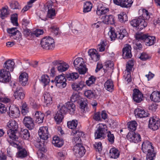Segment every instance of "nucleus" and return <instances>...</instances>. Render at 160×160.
<instances>
[{
	"label": "nucleus",
	"instance_id": "obj_1",
	"mask_svg": "<svg viewBox=\"0 0 160 160\" xmlns=\"http://www.w3.org/2000/svg\"><path fill=\"white\" fill-rule=\"evenodd\" d=\"M142 149L144 153H148L147 160H152L154 159L156 153L151 142L148 140L144 141L142 144Z\"/></svg>",
	"mask_w": 160,
	"mask_h": 160
},
{
	"label": "nucleus",
	"instance_id": "obj_2",
	"mask_svg": "<svg viewBox=\"0 0 160 160\" xmlns=\"http://www.w3.org/2000/svg\"><path fill=\"white\" fill-rule=\"evenodd\" d=\"M7 126L9 129L7 131V134L10 138L13 140H17L18 136L16 133L18 128L17 123L15 120L11 119L7 123Z\"/></svg>",
	"mask_w": 160,
	"mask_h": 160
},
{
	"label": "nucleus",
	"instance_id": "obj_3",
	"mask_svg": "<svg viewBox=\"0 0 160 160\" xmlns=\"http://www.w3.org/2000/svg\"><path fill=\"white\" fill-rule=\"evenodd\" d=\"M135 38L137 40L144 41L147 46H151L155 43V37L149 35L148 34H137Z\"/></svg>",
	"mask_w": 160,
	"mask_h": 160
},
{
	"label": "nucleus",
	"instance_id": "obj_4",
	"mask_svg": "<svg viewBox=\"0 0 160 160\" xmlns=\"http://www.w3.org/2000/svg\"><path fill=\"white\" fill-rule=\"evenodd\" d=\"M73 64L76 69H77L80 74H84L87 71V69L85 65L82 58H78L74 61Z\"/></svg>",
	"mask_w": 160,
	"mask_h": 160
},
{
	"label": "nucleus",
	"instance_id": "obj_5",
	"mask_svg": "<svg viewBox=\"0 0 160 160\" xmlns=\"http://www.w3.org/2000/svg\"><path fill=\"white\" fill-rule=\"evenodd\" d=\"M130 24L131 26L138 30L143 29L148 25L147 22L144 19L140 17L132 20L130 22Z\"/></svg>",
	"mask_w": 160,
	"mask_h": 160
},
{
	"label": "nucleus",
	"instance_id": "obj_6",
	"mask_svg": "<svg viewBox=\"0 0 160 160\" xmlns=\"http://www.w3.org/2000/svg\"><path fill=\"white\" fill-rule=\"evenodd\" d=\"M54 39L49 36L44 37L41 41L42 47L46 50L52 49L54 46Z\"/></svg>",
	"mask_w": 160,
	"mask_h": 160
},
{
	"label": "nucleus",
	"instance_id": "obj_7",
	"mask_svg": "<svg viewBox=\"0 0 160 160\" xmlns=\"http://www.w3.org/2000/svg\"><path fill=\"white\" fill-rule=\"evenodd\" d=\"M107 127L106 125L103 124H100L95 134V139H99L101 138H104L107 133Z\"/></svg>",
	"mask_w": 160,
	"mask_h": 160
},
{
	"label": "nucleus",
	"instance_id": "obj_8",
	"mask_svg": "<svg viewBox=\"0 0 160 160\" xmlns=\"http://www.w3.org/2000/svg\"><path fill=\"white\" fill-rule=\"evenodd\" d=\"M160 126V119L156 117L150 118L149 121L148 127L153 130H157Z\"/></svg>",
	"mask_w": 160,
	"mask_h": 160
},
{
	"label": "nucleus",
	"instance_id": "obj_9",
	"mask_svg": "<svg viewBox=\"0 0 160 160\" xmlns=\"http://www.w3.org/2000/svg\"><path fill=\"white\" fill-rule=\"evenodd\" d=\"M55 81L56 86L60 88H64L66 86V79L64 74L56 77Z\"/></svg>",
	"mask_w": 160,
	"mask_h": 160
},
{
	"label": "nucleus",
	"instance_id": "obj_10",
	"mask_svg": "<svg viewBox=\"0 0 160 160\" xmlns=\"http://www.w3.org/2000/svg\"><path fill=\"white\" fill-rule=\"evenodd\" d=\"M11 79V74L8 71L2 69L0 70V81L2 82H8Z\"/></svg>",
	"mask_w": 160,
	"mask_h": 160
},
{
	"label": "nucleus",
	"instance_id": "obj_11",
	"mask_svg": "<svg viewBox=\"0 0 160 160\" xmlns=\"http://www.w3.org/2000/svg\"><path fill=\"white\" fill-rule=\"evenodd\" d=\"M38 134L41 139L45 141H47L49 136L48 127H40L38 131Z\"/></svg>",
	"mask_w": 160,
	"mask_h": 160
},
{
	"label": "nucleus",
	"instance_id": "obj_12",
	"mask_svg": "<svg viewBox=\"0 0 160 160\" xmlns=\"http://www.w3.org/2000/svg\"><path fill=\"white\" fill-rule=\"evenodd\" d=\"M73 151L75 155L78 157H82L85 154L86 150L81 144H78L74 146Z\"/></svg>",
	"mask_w": 160,
	"mask_h": 160
},
{
	"label": "nucleus",
	"instance_id": "obj_13",
	"mask_svg": "<svg viewBox=\"0 0 160 160\" xmlns=\"http://www.w3.org/2000/svg\"><path fill=\"white\" fill-rule=\"evenodd\" d=\"M128 139L130 141L136 143L141 140L140 135L138 133L133 132H129L127 136Z\"/></svg>",
	"mask_w": 160,
	"mask_h": 160
},
{
	"label": "nucleus",
	"instance_id": "obj_14",
	"mask_svg": "<svg viewBox=\"0 0 160 160\" xmlns=\"http://www.w3.org/2000/svg\"><path fill=\"white\" fill-rule=\"evenodd\" d=\"M9 115L12 118L18 117L20 115V111L18 107L15 106H10L9 108Z\"/></svg>",
	"mask_w": 160,
	"mask_h": 160
},
{
	"label": "nucleus",
	"instance_id": "obj_15",
	"mask_svg": "<svg viewBox=\"0 0 160 160\" xmlns=\"http://www.w3.org/2000/svg\"><path fill=\"white\" fill-rule=\"evenodd\" d=\"M23 122L25 126L29 130L32 129L34 127V121L30 117H25L23 119Z\"/></svg>",
	"mask_w": 160,
	"mask_h": 160
},
{
	"label": "nucleus",
	"instance_id": "obj_16",
	"mask_svg": "<svg viewBox=\"0 0 160 160\" xmlns=\"http://www.w3.org/2000/svg\"><path fill=\"white\" fill-rule=\"evenodd\" d=\"M132 98L134 101L137 103H139L142 100L143 95L139 90L134 89L133 91Z\"/></svg>",
	"mask_w": 160,
	"mask_h": 160
},
{
	"label": "nucleus",
	"instance_id": "obj_17",
	"mask_svg": "<svg viewBox=\"0 0 160 160\" xmlns=\"http://www.w3.org/2000/svg\"><path fill=\"white\" fill-rule=\"evenodd\" d=\"M14 61L10 59L8 60L4 63L2 69L8 71L10 72H12L14 68Z\"/></svg>",
	"mask_w": 160,
	"mask_h": 160
},
{
	"label": "nucleus",
	"instance_id": "obj_18",
	"mask_svg": "<svg viewBox=\"0 0 160 160\" xmlns=\"http://www.w3.org/2000/svg\"><path fill=\"white\" fill-rule=\"evenodd\" d=\"M131 47L129 44H126L122 49V56L124 58H130L132 56L131 52Z\"/></svg>",
	"mask_w": 160,
	"mask_h": 160
},
{
	"label": "nucleus",
	"instance_id": "obj_19",
	"mask_svg": "<svg viewBox=\"0 0 160 160\" xmlns=\"http://www.w3.org/2000/svg\"><path fill=\"white\" fill-rule=\"evenodd\" d=\"M13 96L18 100L22 99L25 96L24 90L21 87L17 88L14 92Z\"/></svg>",
	"mask_w": 160,
	"mask_h": 160
},
{
	"label": "nucleus",
	"instance_id": "obj_20",
	"mask_svg": "<svg viewBox=\"0 0 160 160\" xmlns=\"http://www.w3.org/2000/svg\"><path fill=\"white\" fill-rule=\"evenodd\" d=\"M88 53L91 60L97 62L99 60L100 55L95 49H90L88 52Z\"/></svg>",
	"mask_w": 160,
	"mask_h": 160
},
{
	"label": "nucleus",
	"instance_id": "obj_21",
	"mask_svg": "<svg viewBox=\"0 0 160 160\" xmlns=\"http://www.w3.org/2000/svg\"><path fill=\"white\" fill-rule=\"evenodd\" d=\"M33 115L35 119V121L38 123L42 122L44 117V114L40 112L36 111Z\"/></svg>",
	"mask_w": 160,
	"mask_h": 160
},
{
	"label": "nucleus",
	"instance_id": "obj_22",
	"mask_svg": "<svg viewBox=\"0 0 160 160\" xmlns=\"http://www.w3.org/2000/svg\"><path fill=\"white\" fill-rule=\"evenodd\" d=\"M134 113L136 117L140 118H143L148 116L149 114L140 108H137L134 111Z\"/></svg>",
	"mask_w": 160,
	"mask_h": 160
},
{
	"label": "nucleus",
	"instance_id": "obj_23",
	"mask_svg": "<svg viewBox=\"0 0 160 160\" xmlns=\"http://www.w3.org/2000/svg\"><path fill=\"white\" fill-rule=\"evenodd\" d=\"M28 75L25 72L22 73L19 77L20 83L22 86H25L28 83Z\"/></svg>",
	"mask_w": 160,
	"mask_h": 160
},
{
	"label": "nucleus",
	"instance_id": "obj_24",
	"mask_svg": "<svg viewBox=\"0 0 160 160\" xmlns=\"http://www.w3.org/2000/svg\"><path fill=\"white\" fill-rule=\"evenodd\" d=\"M84 86V82L80 81L72 83V87L74 90L78 91L82 90Z\"/></svg>",
	"mask_w": 160,
	"mask_h": 160
},
{
	"label": "nucleus",
	"instance_id": "obj_25",
	"mask_svg": "<svg viewBox=\"0 0 160 160\" xmlns=\"http://www.w3.org/2000/svg\"><path fill=\"white\" fill-rule=\"evenodd\" d=\"M150 98L153 102H160V92L154 91L152 92L150 95Z\"/></svg>",
	"mask_w": 160,
	"mask_h": 160
},
{
	"label": "nucleus",
	"instance_id": "obj_26",
	"mask_svg": "<svg viewBox=\"0 0 160 160\" xmlns=\"http://www.w3.org/2000/svg\"><path fill=\"white\" fill-rule=\"evenodd\" d=\"M17 155L18 158H23L28 156V153L26 150L23 148L19 147Z\"/></svg>",
	"mask_w": 160,
	"mask_h": 160
},
{
	"label": "nucleus",
	"instance_id": "obj_27",
	"mask_svg": "<svg viewBox=\"0 0 160 160\" xmlns=\"http://www.w3.org/2000/svg\"><path fill=\"white\" fill-rule=\"evenodd\" d=\"M52 143L56 147H60L63 145V141L58 136H55L53 138Z\"/></svg>",
	"mask_w": 160,
	"mask_h": 160
},
{
	"label": "nucleus",
	"instance_id": "obj_28",
	"mask_svg": "<svg viewBox=\"0 0 160 160\" xmlns=\"http://www.w3.org/2000/svg\"><path fill=\"white\" fill-rule=\"evenodd\" d=\"M104 87L108 91L112 92L114 90V85L111 79H108L105 83Z\"/></svg>",
	"mask_w": 160,
	"mask_h": 160
},
{
	"label": "nucleus",
	"instance_id": "obj_29",
	"mask_svg": "<svg viewBox=\"0 0 160 160\" xmlns=\"http://www.w3.org/2000/svg\"><path fill=\"white\" fill-rule=\"evenodd\" d=\"M44 103H46V106H48L52 103V97L48 92H46L44 94Z\"/></svg>",
	"mask_w": 160,
	"mask_h": 160
},
{
	"label": "nucleus",
	"instance_id": "obj_30",
	"mask_svg": "<svg viewBox=\"0 0 160 160\" xmlns=\"http://www.w3.org/2000/svg\"><path fill=\"white\" fill-rule=\"evenodd\" d=\"M66 104L68 111L69 113L71 114H74L76 109L75 105L71 102H68Z\"/></svg>",
	"mask_w": 160,
	"mask_h": 160
},
{
	"label": "nucleus",
	"instance_id": "obj_31",
	"mask_svg": "<svg viewBox=\"0 0 160 160\" xmlns=\"http://www.w3.org/2000/svg\"><path fill=\"white\" fill-rule=\"evenodd\" d=\"M110 156L113 158H117L119 155V152L117 148H113L110 150Z\"/></svg>",
	"mask_w": 160,
	"mask_h": 160
},
{
	"label": "nucleus",
	"instance_id": "obj_32",
	"mask_svg": "<svg viewBox=\"0 0 160 160\" xmlns=\"http://www.w3.org/2000/svg\"><path fill=\"white\" fill-rule=\"evenodd\" d=\"M9 6L12 9H21V7L19 3L16 1H12L9 2Z\"/></svg>",
	"mask_w": 160,
	"mask_h": 160
},
{
	"label": "nucleus",
	"instance_id": "obj_33",
	"mask_svg": "<svg viewBox=\"0 0 160 160\" xmlns=\"http://www.w3.org/2000/svg\"><path fill=\"white\" fill-rule=\"evenodd\" d=\"M69 65L65 62H62L59 66L57 67L58 71L62 72L66 71L69 68Z\"/></svg>",
	"mask_w": 160,
	"mask_h": 160
},
{
	"label": "nucleus",
	"instance_id": "obj_34",
	"mask_svg": "<svg viewBox=\"0 0 160 160\" xmlns=\"http://www.w3.org/2000/svg\"><path fill=\"white\" fill-rule=\"evenodd\" d=\"M43 8L45 10H55L56 8H55L53 2L49 1L44 5Z\"/></svg>",
	"mask_w": 160,
	"mask_h": 160
},
{
	"label": "nucleus",
	"instance_id": "obj_35",
	"mask_svg": "<svg viewBox=\"0 0 160 160\" xmlns=\"http://www.w3.org/2000/svg\"><path fill=\"white\" fill-rule=\"evenodd\" d=\"M133 64L132 61H129L128 62V64L126 65V70L125 71V75L124 76H125L126 74H128V77H130V71L132 70L133 67Z\"/></svg>",
	"mask_w": 160,
	"mask_h": 160
},
{
	"label": "nucleus",
	"instance_id": "obj_36",
	"mask_svg": "<svg viewBox=\"0 0 160 160\" xmlns=\"http://www.w3.org/2000/svg\"><path fill=\"white\" fill-rule=\"evenodd\" d=\"M63 118V115L60 112L58 111L54 117V119L57 124H59L62 121Z\"/></svg>",
	"mask_w": 160,
	"mask_h": 160
},
{
	"label": "nucleus",
	"instance_id": "obj_37",
	"mask_svg": "<svg viewBox=\"0 0 160 160\" xmlns=\"http://www.w3.org/2000/svg\"><path fill=\"white\" fill-rule=\"evenodd\" d=\"M103 22L107 24H113L114 23V20L112 15L105 16Z\"/></svg>",
	"mask_w": 160,
	"mask_h": 160
},
{
	"label": "nucleus",
	"instance_id": "obj_38",
	"mask_svg": "<svg viewBox=\"0 0 160 160\" xmlns=\"http://www.w3.org/2000/svg\"><path fill=\"white\" fill-rule=\"evenodd\" d=\"M121 6L124 8H130L131 7L133 1L132 0H120Z\"/></svg>",
	"mask_w": 160,
	"mask_h": 160
},
{
	"label": "nucleus",
	"instance_id": "obj_39",
	"mask_svg": "<svg viewBox=\"0 0 160 160\" xmlns=\"http://www.w3.org/2000/svg\"><path fill=\"white\" fill-rule=\"evenodd\" d=\"M106 45V42L104 40H102L97 46V50L99 52H102L105 50Z\"/></svg>",
	"mask_w": 160,
	"mask_h": 160
},
{
	"label": "nucleus",
	"instance_id": "obj_40",
	"mask_svg": "<svg viewBox=\"0 0 160 160\" xmlns=\"http://www.w3.org/2000/svg\"><path fill=\"white\" fill-rule=\"evenodd\" d=\"M78 121L76 120H72L71 121H69L67 122V126L69 128L72 129H75L77 126Z\"/></svg>",
	"mask_w": 160,
	"mask_h": 160
},
{
	"label": "nucleus",
	"instance_id": "obj_41",
	"mask_svg": "<svg viewBox=\"0 0 160 160\" xmlns=\"http://www.w3.org/2000/svg\"><path fill=\"white\" fill-rule=\"evenodd\" d=\"M47 143V141H45L44 140H40L38 139L36 141H35L34 143L35 146L38 148H41L43 147L44 145H45Z\"/></svg>",
	"mask_w": 160,
	"mask_h": 160
},
{
	"label": "nucleus",
	"instance_id": "obj_42",
	"mask_svg": "<svg viewBox=\"0 0 160 160\" xmlns=\"http://www.w3.org/2000/svg\"><path fill=\"white\" fill-rule=\"evenodd\" d=\"M21 137L25 139H28L30 137V133L28 130L23 129L21 132Z\"/></svg>",
	"mask_w": 160,
	"mask_h": 160
},
{
	"label": "nucleus",
	"instance_id": "obj_43",
	"mask_svg": "<svg viewBox=\"0 0 160 160\" xmlns=\"http://www.w3.org/2000/svg\"><path fill=\"white\" fill-rule=\"evenodd\" d=\"M114 64L113 62L111 61H108L107 62L105 65L103 66V69L108 70L109 68L113 69V68Z\"/></svg>",
	"mask_w": 160,
	"mask_h": 160
},
{
	"label": "nucleus",
	"instance_id": "obj_44",
	"mask_svg": "<svg viewBox=\"0 0 160 160\" xmlns=\"http://www.w3.org/2000/svg\"><path fill=\"white\" fill-rule=\"evenodd\" d=\"M66 77L69 80H74L78 78V74L76 72H73L67 75Z\"/></svg>",
	"mask_w": 160,
	"mask_h": 160
},
{
	"label": "nucleus",
	"instance_id": "obj_45",
	"mask_svg": "<svg viewBox=\"0 0 160 160\" xmlns=\"http://www.w3.org/2000/svg\"><path fill=\"white\" fill-rule=\"evenodd\" d=\"M108 35L112 40H114L116 38H117V33L115 32L113 28H111L108 32Z\"/></svg>",
	"mask_w": 160,
	"mask_h": 160
},
{
	"label": "nucleus",
	"instance_id": "obj_46",
	"mask_svg": "<svg viewBox=\"0 0 160 160\" xmlns=\"http://www.w3.org/2000/svg\"><path fill=\"white\" fill-rule=\"evenodd\" d=\"M84 94L85 96L89 99L93 98L95 95L94 91L89 90L85 91Z\"/></svg>",
	"mask_w": 160,
	"mask_h": 160
},
{
	"label": "nucleus",
	"instance_id": "obj_47",
	"mask_svg": "<svg viewBox=\"0 0 160 160\" xmlns=\"http://www.w3.org/2000/svg\"><path fill=\"white\" fill-rule=\"evenodd\" d=\"M128 128L131 130L135 131L136 129L137 123L135 121H132L128 123Z\"/></svg>",
	"mask_w": 160,
	"mask_h": 160
},
{
	"label": "nucleus",
	"instance_id": "obj_48",
	"mask_svg": "<svg viewBox=\"0 0 160 160\" xmlns=\"http://www.w3.org/2000/svg\"><path fill=\"white\" fill-rule=\"evenodd\" d=\"M37 0H30L27 2V4L25 5L22 10H28L32 8L33 3Z\"/></svg>",
	"mask_w": 160,
	"mask_h": 160
},
{
	"label": "nucleus",
	"instance_id": "obj_49",
	"mask_svg": "<svg viewBox=\"0 0 160 160\" xmlns=\"http://www.w3.org/2000/svg\"><path fill=\"white\" fill-rule=\"evenodd\" d=\"M118 18L121 22H125L128 21V17L125 13L123 12H121L118 15Z\"/></svg>",
	"mask_w": 160,
	"mask_h": 160
},
{
	"label": "nucleus",
	"instance_id": "obj_50",
	"mask_svg": "<svg viewBox=\"0 0 160 160\" xmlns=\"http://www.w3.org/2000/svg\"><path fill=\"white\" fill-rule=\"evenodd\" d=\"M41 81L44 84V86L47 85L50 81L48 76L47 75H44L42 76Z\"/></svg>",
	"mask_w": 160,
	"mask_h": 160
},
{
	"label": "nucleus",
	"instance_id": "obj_51",
	"mask_svg": "<svg viewBox=\"0 0 160 160\" xmlns=\"http://www.w3.org/2000/svg\"><path fill=\"white\" fill-rule=\"evenodd\" d=\"M142 16L144 19L146 20H149L153 16L152 13L149 12L148 11H143Z\"/></svg>",
	"mask_w": 160,
	"mask_h": 160
},
{
	"label": "nucleus",
	"instance_id": "obj_52",
	"mask_svg": "<svg viewBox=\"0 0 160 160\" xmlns=\"http://www.w3.org/2000/svg\"><path fill=\"white\" fill-rule=\"evenodd\" d=\"M107 136L108 140L111 143H113L114 142V136L113 134L110 131L107 132Z\"/></svg>",
	"mask_w": 160,
	"mask_h": 160
},
{
	"label": "nucleus",
	"instance_id": "obj_53",
	"mask_svg": "<svg viewBox=\"0 0 160 160\" xmlns=\"http://www.w3.org/2000/svg\"><path fill=\"white\" fill-rule=\"evenodd\" d=\"M11 22L13 24L16 26L18 25V15L17 14H12L11 17Z\"/></svg>",
	"mask_w": 160,
	"mask_h": 160
},
{
	"label": "nucleus",
	"instance_id": "obj_54",
	"mask_svg": "<svg viewBox=\"0 0 160 160\" xmlns=\"http://www.w3.org/2000/svg\"><path fill=\"white\" fill-rule=\"evenodd\" d=\"M17 28H8L7 29V32L9 34V36L10 37H12L13 35H15L17 33Z\"/></svg>",
	"mask_w": 160,
	"mask_h": 160
},
{
	"label": "nucleus",
	"instance_id": "obj_55",
	"mask_svg": "<svg viewBox=\"0 0 160 160\" xmlns=\"http://www.w3.org/2000/svg\"><path fill=\"white\" fill-rule=\"evenodd\" d=\"M57 13L56 11H48L47 17L51 19H53Z\"/></svg>",
	"mask_w": 160,
	"mask_h": 160
},
{
	"label": "nucleus",
	"instance_id": "obj_56",
	"mask_svg": "<svg viewBox=\"0 0 160 160\" xmlns=\"http://www.w3.org/2000/svg\"><path fill=\"white\" fill-rule=\"evenodd\" d=\"M92 7V4L90 2H86L84 3L83 6V10H91Z\"/></svg>",
	"mask_w": 160,
	"mask_h": 160
},
{
	"label": "nucleus",
	"instance_id": "obj_57",
	"mask_svg": "<svg viewBox=\"0 0 160 160\" xmlns=\"http://www.w3.org/2000/svg\"><path fill=\"white\" fill-rule=\"evenodd\" d=\"M43 33V31L42 30L37 29L32 32V36H36L38 37L40 35L42 34Z\"/></svg>",
	"mask_w": 160,
	"mask_h": 160
},
{
	"label": "nucleus",
	"instance_id": "obj_58",
	"mask_svg": "<svg viewBox=\"0 0 160 160\" xmlns=\"http://www.w3.org/2000/svg\"><path fill=\"white\" fill-rule=\"evenodd\" d=\"M28 112V109L26 103H23L22 106V113L23 115H25Z\"/></svg>",
	"mask_w": 160,
	"mask_h": 160
},
{
	"label": "nucleus",
	"instance_id": "obj_59",
	"mask_svg": "<svg viewBox=\"0 0 160 160\" xmlns=\"http://www.w3.org/2000/svg\"><path fill=\"white\" fill-rule=\"evenodd\" d=\"M94 146L96 151L100 152L102 149V145L100 142H96Z\"/></svg>",
	"mask_w": 160,
	"mask_h": 160
},
{
	"label": "nucleus",
	"instance_id": "obj_60",
	"mask_svg": "<svg viewBox=\"0 0 160 160\" xmlns=\"http://www.w3.org/2000/svg\"><path fill=\"white\" fill-rule=\"evenodd\" d=\"M9 14L8 11H1L0 13V17L2 19H4Z\"/></svg>",
	"mask_w": 160,
	"mask_h": 160
},
{
	"label": "nucleus",
	"instance_id": "obj_61",
	"mask_svg": "<svg viewBox=\"0 0 160 160\" xmlns=\"http://www.w3.org/2000/svg\"><path fill=\"white\" fill-rule=\"evenodd\" d=\"M72 133L73 135H76V136L79 137L80 138L82 137L84 135V134L82 132L77 130L76 129L75 130H74L72 131Z\"/></svg>",
	"mask_w": 160,
	"mask_h": 160
},
{
	"label": "nucleus",
	"instance_id": "obj_62",
	"mask_svg": "<svg viewBox=\"0 0 160 160\" xmlns=\"http://www.w3.org/2000/svg\"><path fill=\"white\" fill-rule=\"evenodd\" d=\"M96 80V78L93 76H91L88 80L86 81V83L87 85L89 86L93 84Z\"/></svg>",
	"mask_w": 160,
	"mask_h": 160
},
{
	"label": "nucleus",
	"instance_id": "obj_63",
	"mask_svg": "<svg viewBox=\"0 0 160 160\" xmlns=\"http://www.w3.org/2000/svg\"><path fill=\"white\" fill-rule=\"evenodd\" d=\"M81 139L79 137L75 136L73 140V144H76L75 145H78V144H81Z\"/></svg>",
	"mask_w": 160,
	"mask_h": 160
},
{
	"label": "nucleus",
	"instance_id": "obj_64",
	"mask_svg": "<svg viewBox=\"0 0 160 160\" xmlns=\"http://www.w3.org/2000/svg\"><path fill=\"white\" fill-rule=\"evenodd\" d=\"M68 111L67 108V107H66V104H65V106L64 105L62 106L60 109L58 111V112H60L61 113H62L63 115L66 114Z\"/></svg>",
	"mask_w": 160,
	"mask_h": 160
}]
</instances>
